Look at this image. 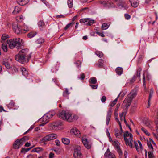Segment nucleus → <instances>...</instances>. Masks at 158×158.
<instances>
[{
  "instance_id": "30",
  "label": "nucleus",
  "mask_w": 158,
  "mask_h": 158,
  "mask_svg": "<svg viewBox=\"0 0 158 158\" xmlns=\"http://www.w3.org/2000/svg\"><path fill=\"white\" fill-rule=\"evenodd\" d=\"M62 141L63 143L66 145H68L69 143L70 140L69 139L66 138H63L62 139Z\"/></svg>"
},
{
  "instance_id": "15",
  "label": "nucleus",
  "mask_w": 158,
  "mask_h": 158,
  "mask_svg": "<svg viewBox=\"0 0 158 158\" xmlns=\"http://www.w3.org/2000/svg\"><path fill=\"white\" fill-rule=\"evenodd\" d=\"M104 156L107 158H115L114 155L111 153L109 149H108L104 154Z\"/></svg>"
},
{
  "instance_id": "32",
  "label": "nucleus",
  "mask_w": 158,
  "mask_h": 158,
  "mask_svg": "<svg viewBox=\"0 0 158 158\" xmlns=\"http://www.w3.org/2000/svg\"><path fill=\"white\" fill-rule=\"evenodd\" d=\"M6 43H2V48L3 50L5 52L7 51L8 50L7 46Z\"/></svg>"
},
{
  "instance_id": "7",
  "label": "nucleus",
  "mask_w": 158,
  "mask_h": 158,
  "mask_svg": "<svg viewBox=\"0 0 158 158\" xmlns=\"http://www.w3.org/2000/svg\"><path fill=\"white\" fill-rule=\"evenodd\" d=\"M28 139V137L27 136H24L21 139H17L14 143V148L15 149H19L26 141Z\"/></svg>"
},
{
  "instance_id": "64",
  "label": "nucleus",
  "mask_w": 158,
  "mask_h": 158,
  "mask_svg": "<svg viewBox=\"0 0 158 158\" xmlns=\"http://www.w3.org/2000/svg\"><path fill=\"white\" fill-rule=\"evenodd\" d=\"M54 151L56 152V153L57 154H59L60 153V151L59 150V149L55 150Z\"/></svg>"
},
{
  "instance_id": "18",
  "label": "nucleus",
  "mask_w": 158,
  "mask_h": 158,
  "mask_svg": "<svg viewBox=\"0 0 158 158\" xmlns=\"http://www.w3.org/2000/svg\"><path fill=\"white\" fill-rule=\"evenodd\" d=\"M17 3L21 6H24L27 4L29 0H16Z\"/></svg>"
},
{
  "instance_id": "3",
  "label": "nucleus",
  "mask_w": 158,
  "mask_h": 158,
  "mask_svg": "<svg viewBox=\"0 0 158 158\" xmlns=\"http://www.w3.org/2000/svg\"><path fill=\"white\" fill-rule=\"evenodd\" d=\"M8 44L9 48L10 49H13L15 47H16L17 49H19L22 48L23 47V45L22 44V40L20 38L13 39L8 41H6Z\"/></svg>"
},
{
  "instance_id": "36",
  "label": "nucleus",
  "mask_w": 158,
  "mask_h": 158,
  "mask_svg": "<svg viewBox=\"0 0 158 158\" xmlns=\"http://www.w3.org/2000/svg\"><path fill=\"white\" fill-rule=\"evenodd\" d=\"M120 94L121 93L119 94L118 96L114 101L111 103L110 105L111 107L113 106L115 104H116L117 102L118 98Z\"/></svg>"
},
{
  "instance_id": "16",
  "label": "nucleus",
  "mask_w": 158,
  "mask_h": 158,
  "mask_svg": "<svg viewBox=\"0 0 158 158\" xmlns=\"http://www.w3.org/2000/svg\"><path fill=\"white\" fill-rule=\"evenodd\" d=\"M115 135L117 138H122L123 137L122 130L119 131L118 129L115 130Z\"/></svg>"
},
{
  "instance_id": "41",
  "label": "nucleus",
  "mask_w": 158,
  "mask_h": 158,
  "mask_svg": "<svg viewBox=\"0 0 158 158\" xmlns=\"http://www.w3.org/2000/svg\"><path fill=\"white\" fill-rule=\"evenodd\" d=\"M87 20H88V18L82 19H80V23H84L85 25H86L87 23Z\"/></svg>"
},
{
  "instance_id": "14",
  "label": "nucleus",
  "mask_w": 158,
  "mask_h": 158,
  "mask_svg": "<svg viewBox=\"0 0 158 158\" xmlns=\"http://www.w3.org/2000/svg\"><path fill=\"white\" fill-rule=\"evenodd\" d=\"M70 133L72 135H75L78 137L81 136L80 131L76 128H73L71 130Z\"/></svg>"
},
{
  "instance_id": "52",
  "label": "nucleus",
  "mask_w": 158,
  "mask_h": 158,
  "mask_svg": "<svg viewBox=\"0 0 158 158\" xmlns=\"http://www.w3.org/2000/svg\"><path fill=\"white\" fill-rule=\"evenodd\" d=\"M134 143L135 146V147L137 151L138 152H139V150L138 146V143L135 141H134Z\"/></svg>"
},
{
  "instance_id": "42",
  "label": "nucleus",
  "mask_w": 158,
  "mask_h": 158,
  "mask_svg": "<svg viewBox=\"0 0 158 158\" xmlns=\"http://www.w3.org/2000/svg\"><path fill=\"white\" fill-rule=\"evenodd\" d=\"M142 70V69L141 68H139L137 70V73H136V76L137 77H139V78H140V73L141 72Z\"/></svg>"
},
{
  "instance_id": "56",
  "label": "nucleus",
  "mask_w": 158,
  "mask_h": 158,
  "mask_svg": "<svg viewBox=\"0 0 158 158\" xmlns=\"http://www.w3.org/2000/svg\"><path fill=\"white\" fill-rule=\"evenodd\" d=\"M96 33L101 37H104L105 36V35L102 33H101L97 31L96 32Z\"/></svg>"
},
{
  "instance_id": "43",
  "label": "nucleus",
  "mask_w": 158,
  "mask_h": 158,
  "mask_svg": "<svg viewBox=\"0 0 158 158\" xmlns=\"http://www.w3.org/2000/svg\"><path fill=\"white\" fill-rule=\"evenodd\" d=\"M76 65L77 67L79 68L80 67L81 65V62L79 60L76 61L74 63Z\"/></svg>"
},
{
  "instance_id": "31",
  "label": "nucleus",
  "mask_w": 158,
  "mask_h": 158,
  "mask_svg": "<svg viewBox=\"0 0 158 158\" xmlns=\"http://www.w3.org/2000/svg\"><path fill=\"white\" fill-rule=\"evenodd\" d=\"M21 11V9L18 6H16L15 7L14 10L13 12V13L14 14H17L20 12Z\"/></svg>"
},
{
  "instance_id": "6",
  "label": "nucleus",
  "mask_w": 158,
  "mask_h": 158,
  "mask_svg": "<svg viewBox=\"0 0 158 158\" xmlns=\"http://www.w3.org/2000/svg\"><path fill=\"white\" fill-rule=\"evenodd\" d=\"M57 137L56 134L52 133L43 137L40 141V143L43 145H46L48 141L56 139Z\"/></svg>"
},
{
  "instance_id": "35",
  "label": "nucleus",
  "mask_w": 158,
  "mask_h": 158,
  "mask_svg": "<svg viewBox=\"0 0 158 158\" xmlns=\"http://www.w3.org/2000/svg\"><path fill=\"white\" fill-rule=\"evenodd\" d=\"M36 34V33L35 32H31L29 33L27 35V36L28 38H31L34 37Z\"/></svg>"
},
{
  "instance_id": "47",
  "label": "nucleus",
  "mask_w": 158,
  "mask_h": 158,
  "mask_svg": "<svg viewBox=\"0 0 158 158\" xmlns=\"http://www.w3.org/2000/svg\"><path fill=\"white\" fill-rule=\"evenodd\" d=\"M143 86L144 88V89L145 90H146V84L145 82V77L144 76V74H143Z\"/></svg>"
},
{
  "instance_id": "19",
  "label": "nucleus",
  "mask_w": 158,
  "mask_h": 158,
  "mask_svg": "<svg viewBox=\"0 0 158 158\" xmlns=\"http://www.w3.org/2000/svg\"><path fill=\"white\" fill-rule=\"evenodd\" d=\"M143 123L146 126L150 128L151 127L152 122L147 118H145L144 119Z\"/></svg>"
},
{
  "instance_id": "27",
  "label": "nucleus",
  "mask_w": 158,
  "mask_h": 158,
  "mask_svg": "<svg viewBox=\"0 0 158 158\" xmlns=\"http://www.w3.org/2000/svg\"><path fill=\"white\" fill-rule=\"evenodd\" d=\"M65 91L63 92V96L64 97L68 98V97L70 93L68 89L67 88H65Z\"/></svg>"
},
{
  "instance_id": "40",
  "label": "nucleus",
  "mask_w": 158,
  "mask_h": 158,
  "mask_svg": "<svg viewBox=\"0 0 158 158\" xmlns=\"http://www.w3.org/2000/svg\"><path fill=\"white\" fill-rule=\"evenodd\" d=\"M42 148H41L38 147L36 148L33 149L31 151L32 152H38L42 150Z\"/></svg>"
},
{
  "instance_id": "58",
  "label": "nucleus",
  "mask_w": 158,
  "mask_h": 158,
  "mask_svg": "<svg viewBox=\"0 0 158 158\" xmlns=\"http://www.w3.org/2000/svg\"><path fill=\"white\" fill-rule=\"evenodd\" d=\"M85 77V76L84 74L82 73L80 74V77L79 78L81 80H83L84 79Z\"/></svg>"
},
{
  "instance_id": "28",
  "label": "nucleus",
  "mask_w": 158,
  "mask_h": 158,
  "mask_svg": "<svg viewBox=\"0 0 158 158\" xmlns=\"http://www.w3.org/2000/svg\"><path fill=\"white\" fill-rule=\"evenodd\" d=\"M104 60L102 59L98 60L97 65L99 68H102L103 66Z\"/></svg>"
},
{
  "instance_id": "12",
  "label": "nucleus",
  "mask_w": 158,
  "mask_h": 158,
  "mask_svg": "<svg viewBox=\"0 0 158 158\" xmlns=\"http://www.w3.org/2000/svg\"><path fill=\"white\" fill-rule=\"evenodd\" d=\"M133 137L132 134L130 135V137L128 139H125L124 140L127 146H129L130 148H132L133 147L132 142L133 141Z\"/></svg>"
},
{
  "instance_id": "23",
  "label": "nucleus",
  "mask_w": 158,
  "mask_h": 158,
  "mask_svg": "<svg viewBox=\"0 0 158 158\" xmlns=\"http://www.w3.org/2000/svg\"><path fill=\"white\" fill-rule=\"evenodd\" d=\"M89 84H95L97 82L96 79L95 77L91 78L89 80Z\"/></svg>"
},
{
  "instance_id": "22",
  "label": "nucleus",
  "mask_w": 158,
  "mask_h": 158,
  "mask_svg": "<svg viewBox=\"0 0 158 158\" xmlns=\"http://www.w3.org/2000/svg\"><path fill=\"white\" fill-rule=\"evenodd\" d=\"M115 71L117 74L120 75L123 72V69L122 68L118 67L116 69Z\"/></svg>"
},
{
  "instance_id": "37",
  "label": "nucleus",
  "mask_w": 158,
  "mask_h": 158,
  "mask_svg": "<svg viewBox=\"0 0 158 158\" xmlns=\"http://www.w3.org/2000/svg\"><path fill=\"white\" fill-rule=\"evenodd\" d=\"M131 134H132L129 133L128 131H126L124 134V139H127V137H129V138H130Z\"/></svg>"
},
{
  "instance_id": "38",
  "label": "nucleus",
  "mask_w": 158,
  "mask_h": 158,
  "mask_svg": "<svg viewBox=\"0 0 158 158\" xmlns=\"http://www.w3.org/2000/svg\"><path fill=\"white\" fill-rule=\"evenodd\" d=\"M95 53L100 58L102 57L103 55V54L102 52L98 51H96Z\"/></svg>"
},
{
  "instance_id": "17",
  "label": "nucleus",
  "mask_w": 158,
  "mask_h": 158,
  "mask_svg": "<svg viewBox=\"0 0 158 158\" xmlns=\"http://www.w3.org/2000/svg\"><path fill=\"white\" fill-rule=\"evenodd\" d=\"M129 2L132 6L134 8L137 7L139 4V1L138 0H129Z\"/></svg>"
},
{
  "instance_id": "9",
  "label": "nucleus",
  "mask_w": 158,
  "mask_h": 158,
  "mask_svg": "<svg viewBox=\"0 0 158 158\" xmlns=\"http://www.w3.org/2000/svg\"><path fill=\"white\" fill-rule=\"evenodd\" d=\"M81 148L80 147H77L74 149L73 156L74 158H81L82 154L81 152Z\"/></svg>"
},
{
  "instance_id": "59",
  "label": "nucleus",
  "mask_w": 158,
  "mask_h": 158,
  "mask_svg": "<svg viewBox=\"0 0 158 158\" xmlns=\"http://www.w3.org/2000/svg\"><path fill=\"white\" fill-rule=\"evenodd\" d=\"M55 143L56 144V145L57 146H60V142L58 140H55Z\"/></svg>"
},
{
  "instance_id": "33",
  "label": "nucleus",
  "mask_w": 158,
  "mask_h": 158,
  "mask_svg": "<svg viewBox=\"0 0 158 158\" xmlns=\"http://www.w3.org/2000/svg\"><path fill=\"white\" fill-rule=\"evenodd\" d=\"M44 39L40 38L37 39L35 41L36 44H41L44 43Z\"/></svg>"
},
{
  "instance_id": "39",
  "label": "nucleus",
  "mask_w": 158,
  "mask_h": 158,
  "mask_svg": "<svg viewBox=\"0 0 158 158\" xmlns=\"http://www.w3.org/2000/svg\"><path fill=\"white\" fill-rule=\"evenodd\" d=\"M32 148H33V147H31L28 148H23L22 149V150L21 151V152L22 153H25L26 152H28V151H29V150H31Z\"/></svg>"
},
{
  "instance_id": "55",
  "label": "nucleus",
  "mask_w": 158,
  "mask_h": 158,
  "mask_svg": "<svg viewBox=\"0 0 158 158\" xmlns=\"http://www.w3.org/2000/svg\"><path fill=\"white\" fill-rule=\"evenodd\" d=\"M147 145L149 148H151L152 151H153V147L150 143H148Z\"/></svg>"
},
{
  "instance_id": "50",
  "label": "nucleus",
  "mask_w": 158,
  "mask_h": 158,
  "mask_svg": "<svg viewBox=\"0 0 158 158\" xmlns=\"http://www.w3.org/2000/svg\"><path fill=\"white\" fill-rule=\"evenodd\" d=\"M152 151H152V152L149 151L148 152V156L149 158H152L153 157Z\"/></svg>"
},
{
  "instance_id": "4",
  "label": "nucleus",
  "mask_w": 158,
  "mask_h": 158,
  "mask_svg": "<svg viewBox=\"0 0 158 158\" xmlns=\"http://www.w3.org/2000/svg\"><path fill=\"white\" fill-rule=\"evenodd\" d=\"M137 94V92L135 90H133L128 95L124 101V103L126 104L125 106L128 107L131 105L133 99Z\"/></svg>"
},
{
  "instance_id": "49",
  "label": "nucleus",
  "mask_w": 158,
  "mask_h": 158,
  "mask_svg": "<svg viewBox=\"0 0 158 158\" xmlns=\"http://www.w3.org/2000/svg\"><path fill=\"white\" fill-rule=\"evenodd\" d=\"M153 93V90L152 88L150 89V92L149 94V100H150Z\"/></svg>"
},
{
  "instance_id": "61",
  "label": "nucleus",
  "mask_w": 158,
  "mask_h": 158,
  "mask_svg": "<svg viewBox=\"0 0 158 158\" xmlns=\"http://www.w3.org/2000/svg\"><path fill=\"white\" fill-rule=\"evenodd\" d=\"M138 143L139 145L140 148L142 150L143 149V147L142 146V144L140 141H138Z\"/></svg>"
},
{
  "instance_id": "26",
  "label": "nucleus",
  "mask_w": 158,
  "mask_h": 158,
  "mask_svg": "<svg viewBox=\"0 0 158 158\" xmlns=\"http://www.w3.org/2000/svg\"><path fill=\"white\" fill-rule=\"evenodd\" d=\"M118 2V5L120 8H121L124 7L125 6V2L123 0H119Z\"/></svg>"
},
{
  "instance_id": "34",
  "label": "nucleus",
  "mask_w": 158,
  "mask_h": 158,
  "mask_svg": "<svg viewBox=\"0 0 158 158\" xmlns=\"http://www.w3.org/2000/svg\"><path fill=\"white\" fill-rule=\"evenodd\" d=\"M109 25V23H103L102 25V30H106L108 28Z\"/></svg>"
},
{
  "instance_id": "11",
  "label": "nucleus",
  "mask_w": 158,
  "mask_h": 158,
  "mask_svg": "<svg viewBox=\"0 0 158 158\" xmlns=\"http://www.w3.org/2000/svg\"><path fill=\"white\" fill-rule=\"evenodd\" d=\"M112 143L114 147L116 148V150L119 153V154L120 155H122V152L120 148V147L119 145V143L116 140H114Z\"/></svg>"
},
{
  "instance_id": "48",
  "label": "nucleus",
  "mask_w": 158,
  "mask_h": 158,
  "mask_svg": "<svg viewBox=\"0 0 158 158\" xmlns=\"http://www.w3.org/2000/svg\"><path fill=\"white\" fill-rule=\"evenodd\" d=\"M141 130L148 136H149L150 134L148 132V131L145 129L143 127H142L141 128Z\"/></svg>"
},
{
  "instance_id": "24",
  "label": "nucleus",
  "mask_w": 158,
  "mask_h": 158,
  "mask_svg": "<svg viewBox=\"0 0 158 158\" xmlns=\"http://www.w3.org/2000/svg\"><path fill=\"white\" fill-rule=\"evenodd\" d=\"M2 64L3 65H4L7 69H9L11 67L10 64L8 62L6 61V60H4L2 61Z\"/></svg>"
},
{
  "instance_id": "46",
  "label": "nucleus",
  "mask_w": 158,
  "mask_h": 158,
  "mask_svg": "<svg viewBox=\"0 0 158 158\" xmlns=\"http://www.w3.org/2000/svg\"><path fill=\"white\" fill-rule=\"evenodd\" d=\"M8 107H11L15 106V103L13 101H11L7 105Z\"/></svg>"
},
{
  "instance_id": "53",
  "label": "nucleus",
  "mask_w": 158,
  "mask_h": 158,
  "mask_svg": "<svg viewBox=\"0 0 158 158\" xmlns=\"http://www.w3.org/2000/svg\"><path fill=\"white\" fill-rule=\"evenodd\" d=\"M135 77L134 76L132 79L130 80V83L131 84L133 83L135 81Z\"/></svg>"
},
{
  "instance_id": "13",
  "label": "nucleus",
  "mask_w": 158,
  "mask_h": 158,
  "mask_svg": "<svg viewBox=\"0 0 158 158\" xmlns=\"http://www.w3.org/2000/svg\"><path fill=\"white\" fill-rule=\"evenodd\" d=\"M112 108L110 107L109 108V109L107 112V114L106 119V123L107 125H108V124H109L110 120V119L111 115L112 114Z\"/></svg>"
},
{
  "instance_id": "57",
  "label": "nucleus",
  "mask_w": 158,
  "mask_h": 158,
  "mask_svg": "<svg viewBox=\"0 0 158 158\" xmlns=\"http://www.w3.org/2000/svg\"><path fill=\"white\" fill-rule=\"evenodd\" d=\"M101 101L102 102H104L106 100V97L105 96H103L101 99Z\"/></svg>"
},
{
  "instance_id": "60",
  "label": "nucleus",
  "mask_w": 158,
  "mask_h": 158,
  "mask_svg": "<svg viewBox=\"0 0 158 158\" xmlns=\"http://www.w3.org/2000/svg\"><path fill=\"white\" fill-rule=\"evenodd\" d=\"M64 17L65 16L63 15H57L56 16V18L58 19L59 18H64Z\"/></svg>"
},
{
  "instance_id": "44",
  "label": "nucleus",
  "mask_w": 158,
  "mask_h": 158,
  "mask_svg": "<svg viewBox=\"0 0 158 158\" xmlns=\"http://www.w3.org/2000/svg\"><path fill=\"white\" fill-rule=\"evenodd\" d=\"M73 0H68L67 3L69 8L73 7Z\"/></svg>"
},
{
  "instance_id": "10",
  "label": "nucleus",
  "mask_w": 158,
  "mask_h": 158,
  "mask_svg": "<svg viewBox=\"0 0 158 158\" xmlns=\"http://www.w3.org/2000/svg\"><path fill=\"white\" fill-rule=\"evenodd\" d=\"M82 140L84 146L88 149H90L91 146V142L90 141H88L85 137H83Z\"/></svg>"
},
{
  "instance_id": "45",
  "label": "nucleus",
  "mask_w": 158,
  "mask_h": 158,
  "mask_svg": "<svg viewBox=\"0 0 158 158\" xmlns=\"http://www.w3.org/2000/svg\"><path fill=\"white\" fill-rule=\"evenodd\" d=\"M74 23L71 22L69 24H68L64 28V29L65 30H66L68 29L69 27H72L73 25L74 24Z\"/></svg>"
},
{
  "instance_id": "54",
  "label": "nucleus",
  "mask_w": 158,
  "mask_h": 158,
  "mask_svg": "<svg viewBox=\"0 0 158 158\" xmlns=\"http://www.w3.org/2000/svg\"><path fill=\"white\" fill-rule=\"evenodd\" d=\"M124 16L126 19L127 20H128L131 18L130 15L127 14H125L124 15Z\"/></svg>"
},
{
  "instance_id": "51",
  "label": "nucleus",
  "mask_w": 158,
  "mask_h": 158,
  "mask_svg": "<svg viewBox=\"0 0 158 158\" xmlns=\"http://www.w3.org/2000/svg\"><path fill=\"white\" fill-rule=\"evenodd\" d=\"M90 86L93 89H96L98 87V85H93V84H89Z\"/></svg>"
},
{
  "instance_id": "25",
  "label": "nucleus",
  "mask_w": 158,
  "mask_h": 158,
  "mask_svg": "<svg viewBox=\"0 0 158 158\" xmlns=\"http://www.w3.org/2000/svg\"><path fill=\"white\" fill-rule=\"evenodd\" d=\"M22 74L25 76H27L28 75V71L24 68H22L21 69Z\"/></svg>"
},
{
  "instance_id": "2",
  "label": "nucleus",
  "mask_w": 158,
  "mask_h": 158,
  "mask_svg": "<svg viewBox=\"0 0 158 158\" xmlns=\"http://www.w3.org/2000/svg\"><path fill=\"white\" fill-rule=\"evenodd\" d=\"M58 116L60 118L69 122H73L78 118L77 115L72 114L68 111L64 110L59 112Z\"/></svg>"
},
{
  "instance_id": "21",
  "label": "nucleus",
  "mask_w": 158,
  "mask_h": 158,
  "mask_svg": "<svg viewBox=\"0 0 158 158\" xmlns=\"http://www.w3.org/2000/svg\"><path fill=\"white\" fill-rule=\"evenodd\" d=\"M9 38L8 35L6 34H3L1 39V42L2 43H6L5 42L6 40Z\"/></svg>"
},
{
  "instance_id": "5",
  "label": "nucleus",
  "mask_w": 158,
  "mask_h": 158,
  "mask_svg": "<svg viewBox=\"0 0 158 158\" xmlns=\"http://www.w3.org/2000/svg\"><path fill=\"white\" fill-rule=\"evenodd\" d=\"M12 27L13 31L17 34L24 33L29 31L28 28H27L26 29H22L21 26L16 23H14L13 24Z\"/></svg>"
},
{
  "instance_id": "29",
  "label": "nucleus",
  "mask_w": 158,
  "mask_h": 158,
  "mask_svg": "<svg viewBox=\"0 0 158 158\" xmlns=\"http://www.w3.org/2000/svg\"><path fill=\"white\" fill-rule=\"evenodd\" d=\"M88 20H87V23L86 25L90 26L94 23V20H92L90 18H88Z\"/></svg>"
},
{
  "instance_id": "8",
  "label": "nucleus",
  "mask_w": 158,
  "mask_h": 158,
  "mask_svg": "<svg viewBox=\"0 0 158 158\" xmlns=\"http://www.w3.org/2000/svg\"><path fill=\"white\" fill-rule=\"evenodd\" d=\"M54 114L51 112L47 113L45 114L41 118L42 120L44 122L43 124L44 125L47 123L49 121V119L51 118Z\"/></svg>"
},
{
  "instance_id": "62",
  "label": "nucleus",
  "mask_w": 158,
  "mask_h": 158,
  "mask_svg": "<svg viewBox=\"0 0 158 158\" xmlns=\"http://www.w3.org/2000/svg\"><path fill=\"white\" fill-rule=\"evenodd\" d=\"M54 154L52 152H51L49 154V158H53Z\"/></svg>"
},
{
  "instance_id": "20",
  "label": "nucleus",
  "mask_w": 158,
  "mask_h": 158,
  "mask_svg": "<svg viewBox=\"0 0 158 158\" xmlns=\"http://www.w3.org/2000/svg\"><path fill=\"white\" fill-rule=\"evenodd\" d=\"M38 24L40 30H42V28H45L46 26L44 23L43 21L41 20H40L38 22Z\"/></svg>"
},
{
  "instance_id": "63",
  "label": "nucleus",
  "mask_w": 158,
  "mask_h": 158,
  "mask_svg": "<svg viewBox=\"0 0 158 158\" xmlns=\"http://www.w3.org/2000/svg\"><path fill=\"white\" fill-rule=\"evenodd\" d=\"M31 145V143H29L27 142L25 144V146L26 147H29Z\"/></svg>"
},
{
  "instance_id": "1",
  "label": "nucleus",
  "mask_w": 158,
  "mask_h": 158,
  "mask_svg": "<svg viewBox=\"0 0 158 158\" xmlns=\"http://www.w3.org/2000/svg\"><path fill=\"white\" fill-rule=\"evenodd\" d=\"M31 53L27 49H23L20 51L18 54L15 56V59L17 61L23 64L28 62L31 57Z\"/></svg>"
}]
</instances>
